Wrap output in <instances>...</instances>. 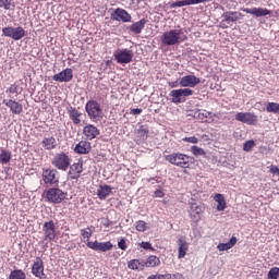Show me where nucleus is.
<instances>
[{
    "instance_id": "obj_1",
    "label": "nucleus",
    "mask_w": 279,
    "mask_h": 279,
    "mask_svg": "<svg viewBox=\"0 0 279 279\" xmlns=\"http://www.w3.org/2000/svg\"><path fill=\"white\" fill-rule=\"evenodd\" d=\"M189 40L186 33H184L183 28H174L167 31L161 36L162 45L167 47H173V45H181V43H185Z\"/></svg>"
},
{
    "instance_id": "obj_2",
    "label": "nucleus",
    "mask_w": 279,
    "mask_h": 279,
    "mask_svg": "<svg viewBox=\"0 0 279 279\" xmlns=\"http://www.w3.org/2000/svg\"><path fill=\"white\" fill-rule=\"evenodd\" d=\"M85 112L94 123H99L104 119V109L97 100L90 99L85 105Z\"/></svg>"
},
{
    "instance_id": "obj_3",
    "label": "nucleus",
    "mask_w": 279,
    "mask_h": 279,
    "mask_svg": "<svg viewBox=\"0 0 279 279\" xmlns=\"http://www.w3.org/2000/svg\"><path fill=\"white\" fill-rule=\"evenodd\" d=\"M165 160L170 162V165H174L175 167H181L182 169H189V165H191L192 157L182 153H172L170 155H166Z\"/></svg>"
},
{
    "instance_id": "obj_4",
    "label": "nucleus",
    "mask_w": 279,
    "mask_h": 279,
    "mask_svg": "<svg viewBox=\"0 0 279 279\" xmlns=\"http://www.w3.org/2000/svg\"><path fill=\"white\" fill-rule=\"evenodd\" d=\"M194 93L195 92L189 87L172 89L169 94V97H171L172 104H184V101H186V97L193 96Z\"/></svg>"
},
{
    "instance_id": "obj_5",
    "label": "nucleus",
    "mask_w": 279,
    "mask_h": 279,
    "mask_svg": "<svg viewBox=\"0 0 279 279\" xmlns=\"http://www.w3.org/2000/svg\"><path fill=\"white\" fill-rule=\"evenodd\" d=\"M52 165L59 171H68L71 167V157L65 153H58L53 159Z\"/></svg>"
},
{
    "instance_id": "obj_6",
    "label": "nucleus",
    "mask_w": 279,
    "mask_h": 279,
    "mask_svg": "<svg viewBox=\"0 0 279 279\" xmlns=\"http://www.w3.org/2000/svg\"><path fill=\"white\" fill-rule=\"evenodd\" d=\"M113 57L118 64H130L134 58V51L128 48L118 49L113 52Z\"/></svg>"
},
{
    "instance_id": "obj_7",
    "label": "nucleus",
    "mask_w": 279,
    "mask_h": 279,
    "mask_svg": "<svg viewBox=\"0 0 279 279\" xmlns=\"http://www.w3.org/2000/svg\"><path fill=\"white\" fill-rule=\"evenodd\" d=\"M2 36H5L7 38H12V40H21L25 38V28L21 26H8L2 28Z\"/></svg>"
},
{
    "instance_id": "obj_8",
    "label": "nucleus",
    "mask_w": 279,
    "mask_h": 279,
    "mask_svg": "<svg viewBox=\"0 0 279 279\" xmlns=\"http://www.w3.org/2000/svg\"><path fill=\"white\" fill-rule=\"evenodd\" d=\"M46 197L51 204H62L66 199V194L58 187H51L47 191Z\"/></svg>"
},
{
    "instance_id": "obj_9",
    "label": "nucleus",
    "mask_w": 279,
    "mask_h": 279,
    "mask_svg": "<svg viewBox=\"0 0 279 279\" xmlns=\"http://www.w3.org/2000/svg\"><path fill=\"white\" fill-rule=\"evenodd\" d=\"M235 121H240V123H245L246 125H256L258 123V116L253 112H238L235 114Z\"/></svg>"
},
{
    "instance_id": "obj_10",
    "label": "nucleus",
    "mask_w": 279,
    "mask_h": 279,
    "mask_svg": "<svg viewBox=\"0 0 279 279\" xmlns=\"http://www.w3.org/2000/svg\"><path fill=\"white\" fill-rule=\"evenodd\" d=\"M43 232L45 241H54L56 236H58V231H56V222L53 220L45 222L43 226Z\"/></svg>"
},
{
    "instance_id": "obj_11",
    "label": "nucleus",
    "mask_w": 279,
    "mask_h": 279,
    "mask_svg": "<svg viewBox=\"0 0 279 279\" xmlns=\"http://www.w3.org/2000/svg\"><path fill=\"white\" fill-rule=\"evenodd\" d=\"M111 20L121 23H131L132 15L128 13V11H125L124 9L118 8L111 13Z\"/></svg>"
},
{
    "instance_id": "obj_12",
    "label": "nucleus",
    "mask_w": 279,
    "mask_h": 279,
    "mask_svg": "<svg viewBox=\"0 0 279 279\" xmlns=\"http://www.w3.org/2000/svg\"><path fill=\"white\" fill-rule=\"evenodd\" d=\"M239 21V13L233 11H228L222 13V21L220 22L221 29H228V25L236 23Z\"/></svg>"
},
{
    "instance_id": "obj_13",
    "label": "nucleus",
    "mask_w": 279,
    "mask_h": 279,
    "mask_svg": "<svg viewBox=\"0 0 279 279\" xmlns=\"http://www.w3.org/2000/svg\"><path fill=\"white\" fill-rule=\"evenodd\" d=\"M201 83H202V80H199V77L193 74H189L180 78V86L182 88H195V86H197V84H201Z\"/></svg>"
},
{
    "instance_id": "obj_14",
    "label": "nucleus",
    "mask_w": 279,
    "mask_h": 279,
    "mask_svg": "<svg viewBox=\"0 0 279 279\" xmlns=\"http://www.w3.org/2000/svg\"><path fill=\"white\" fill-rule=\"evenodd\" d=\"M86 245L87 247H89V250H94L95 252H110V250H112L113 247L110 241L108 242L88 241Z\"/></svg>"
},
{
    "instance_id": "obj_15",
    "label": "nucleus",
    "mask_w": 279,
    "mask_h": 279,
    "mask_svg": "<svg viewBox=\"0 0 279 279\" xmlns=\"http://www.w3.org/2000/svg\"><path fill=\"white\" fill-rule=\"evenodd\" d=\"M204 213V206L197 205L195 202L190 203V217L195 222L199 221L202 219V215Z\"/></svg>"
},
{
    "instance_id": "obj_16",
    "label": "nucleus",
    "mask_w": 279,
    "mask_h": 279,
    "mask_svg": "<svg viewBox=\"0 0 279 279\" xmlns=\"http://www.w3.org/2000/svg\"><path fill=\"white\" fill-rule=\"evenodd\" d=\"M53 82H65L69 83L73 80V70L70 68L64 69L63 71L54 74L52 76Z\"/></svg>"
},
{
    "instance_id": "obj_17",
    "label": "nucleus",
    "mask_w": 279,
    "mask_h": 279,
    "mask_svg": "<svg viewBox=\"0 0 279 279\" xmlns=\"http://www.w3.org/2000/svg\"><path fill=\"white\" fill-rule=\"evenodd\" d=\"M2 104L10 109L12 114H21L23 112V105L14 99H3Z\"/></svg>"
},
{
    "instance_id": "obj_18",
    "label": "nucleus",
    "mask_w": 279,
    "mask_h": 279,
    "mask_svg": "<svg viewBox=\"0 0 279 279\" xmlns=\"http://www.w3.org/2000/svg\"><path fill=\"white\" fill-rule=\"evenodd\" d=\"M32 274L35 278H43L45 276V263L43 262V258H36L32 267Z\"/></svg>"
},
{
    "instance_id": "obj_19",
    "label": "nucleus",
    "mask_w": 279,
    "mask_h": 279,
    "mask_svg": "<svg viewBox=\"0 0 279 279\" xmlns=\"http://www.w3.org/2000/svg\"><path fill=\"white\" fill-rule=\"evenodd\" d=\"M58 170L56 169H46L43 171V180L45 184H58Z\"/></svg>"
},
{
    "instance_id": "obj_20",
    "label": "nucleus",
    "mask_w": 279,
    "mask_h": 279,
    "mask_svg": "<svg viewBox=\"0 0 279 279\" xmlns=\"http://www.w3.org/2000/svg\"><path fill=\"white\" fill-rule=\"evenodd\" d=\"M83 134L86 141H94V138L99 136V129H97V126L94 124H87L83 129Z\"/></svg>"
},
{
    "instance_id": "obj_21",
    "label": "nucleus",
    "mask_w": 279,
    "mask_h": 279,
    "mask_svg": "<svg viewBox=\"0 0 279 279\" xmlns=\"http://www.w3.org/2000/svg\"><path fill=\"white\" fill-rule=\"evenodd\" d=\"M243 12L256 16V19H260V16H269V14H271V11L265 8H246L243 9Z\"/></svg>"
},
{
    "instance_id": "obj_22",
    "label": "nucleus",
    "mask_w": 279,
    "mask_h": 279,
    "mask_svg": "<svg viewBox=\"0 0 279 279\" xmlns=\"http://www.w3.org/2000/svg\"><path fill=\"white\" fill-rule=\"evenodd\" d=\"M178 258H184L186 256V252H189V242H186V239L184 236H179L178 238Z\"/></svg>"
},
{
    "instance_id": "obj_23",
    "label": "nucleus",
    "mask_w": 279,
    "mask_h": 279,
    "mask_svg": "<svg viewBox=\"0 0 279 279\" xmlns=\"http://www.w3.org/2000/svg\"><path fill=\"white\" fill-rule=\"evenodd\" d=\"M82 171H84V169L82 168V163H73L72 166H70V170L68 172L69 179L77 180L80 175H82Z\"/></svg>"
},
{
    "instance_id": "obj_24",
    "label": "nucleus",
    "mask_w": 279,
    "mask_h": 279,
    "mask_svg": "<svg viewBox=\"0 0 279 279\" xmlns=\"http://www.w3.org/2000/svg\"><path fill=\"white\" fill-rule=\"evenodd\" d=\"M90 149L93 147L90 146V142L88 141H81L76 146L74 147L75 154H90Z\"/></svg>"
},
{
    "instance_id": "obj_25",
    "label": "nucleus",
    "mask_w": 279,
    "mask_h": 279,
    "mask_svg": "<svg viewBox=\"0 0 279 279\" xmlns=\"http://www.w3.org/2000/svg\"><path fill=\"white\" fill-rule=\"evenodd\" d=\"M128 267L133 271H143L145 269V259H131L128 262Z\"/></svg>"
},
{
    "instance_id": "obj_26",
    "label": "nucleus",
    "mask_w": 279,
    "mask_h": 279,
    "mask_svg": "<svg viewBox=\"0 0 279 279\" xmlns=\"http://www.w3.org/2000/svg\"><path fill=\"white\" fill-rule=\"evenodd\" d=\"M145 25H147V20L142 19L138 22L133 23L129 27V29H130V32H132V34H141V32H143V29H145Z\"/></svg>"
},
{
    "instance_id": "obj_27",
    "label": "nucleus",
    "mask_w": 279,
    "mask_h": 279,
    "mask_svg": "<svg viewBox=\"0 0 279 279\" xmlns=\"http://www.w3.org/2000/svg\"><path fill=\"white\" fill-rule=\"evenodd\" d=\"M69 117L71 119V121L74 123V125H80V123H82V112H80V110L71 107L68 110Z\"/></svg>"
},
{
    "instance_id": "obj_28",
    "label": "nucleus",
    "mask_w": 279,
    "mask_h": 279,
    "mask_svg": "<svg viewBox=\"0 0 279 279\" xmlns=\"http://www.w3.org/2000/svg\"><path fill=\"white\" fill-rule=\"evenodd\" d=\"M41 147H44V149H47L48 151H51V149H56V147H58L56 137L53 136L44 137V140L41 141Z\"/></svg>"
},
{
    "instance_id": "obj_29",
    "label": "nucleus",
    "mask_w": 279,
    "mask_h": 279,
    "mask_svg": "<svg viewBox=\"0 0 279 279\" xmlns=\"http://www.w3.org/2000/svg\"><path fill=\"white\" fill-rule=\"evenodd\" d=\"M236 245V236H232L229 242L227 243H219L217 245V250L219 252H228V250H232Z\"/></svg>"
},
{
    "instance_id": "obj_30",
    "label": "nucleus",
    "mask_w": 279,
    "mask_h": 279,
    "mask_svg": "<svg viewBox=\"0 0 279 279\" xmlns=\"http://www.w3.org/2000/svg\"><path fill=\"white\" fill-rule=\"evenodd\" d=\"M135 134H136L138 141H147V138L149 136V130L145 125H140L136 129Z\"/></svg>"
},
{
    "instance_id": "obj_31",
    "label": "nucleus",
    "mask_w": 279,
    "mask_h": 279,
    "mask_svg": "<svg viewBox=\"0 0 279 279\" xmlns=\"http://www.w3.org/2000/svg\"><path fill=\"white\" fill-rule=\"evenodd\" d=\"M214 201H216L217 203V210L219 213H222V210H226L227 203L223 194H215Z\"/></svg>"
},
{
    "instance_id": "obj_32",
    "label": "nucleus",
    "mask_w": 279,
    "mask_h": 279,
    "mask_svg": "<svg viewBox=\"0 0 279 279\" xmlns=\"http://www.w3.org/2000/svg\"><path fill=\"white\" fill-rule=\"evenodd\" d=\"M110 193H112V187L110 185H100L97 190V196L100 199H106Z\"/></svg>"
},
{
    "instance_id": "obj_33",
    "label": "nucleus",
    "mask_w": 279,
    "mask_h": 279,
    "mask_svg": "<svg viewBox=\"0 0 279 279\" xmlns=\"http://www.w3.org/2000/svg\"><path fill=\"white\" fill-rule=\"evenodd\" d=\"M12 160V151L2 149L0 151V165H8Z\"/></svg>"
},
{
    "instance_id": "obj_34",
    "label": "nucleus",
    "mask_w": 279,
    "mask_h": 279,
    "mask_svg": "<svg viewBox=\"0 0 279 279\" xmlns=\"http://www.w3.org/2000/svg\"><path fill=\"white\" fill-rule=\"evenodd\" d=\"M160 265V258L156 255H150L147 260H144V267H158Z\"/></svg>"
},
{
    "instance_id": "obj_35",
    "label": "nucleus",
    "mask_w": 279,
    "mask_h": 279,
    "mask_svg": "<svg viewBox=\"0 0 279 279\" xmlns=\"http://www.w3.org/2000/svg\"><path fill=\"white\" fill-rule=\"evenodd\" d=\"M210 112L206 111L204 109L197 110L196 112H194V119H197V121H202V123H204V121H206V119H208V117H210Z\"/></svg>"
},
{
    "instance_id": "obj_36",
    "label": "nucleus",
    "mask_w": 279,
    "mask_h": 279,
    "mask_svg": "<svg viewBox=\"0 0 279 279\" xmlns=\"http://www.w3.org/2000/svg\"><path fill=\"white\" fill-rule=\"evenodd\" d=\"M8 97L12 99V97H19V85L11 84L10 87L5 90Z\"/></svg>"
},
{
    "instance_id": "obj_37",
    "label": "nucleus",
    "mask_w": 279,
    "mask_h": 279,
    "mask_svg": "<svg viewBox=\"0 0 279 279\" xmlns=\"http://www.w3.org/2000/svg\"><path fill=\"white\" fill-rule=\"evenodd\" d=\"M266 112H271L272 114H279V104L268 102L266 106Z\"/></svg>"
},
{
    "instance_id": "obj_38",
    "label": "nucleus",
    "mask_w": 279,
    "mask_h": 279,
    "mask_svg": "<svg viewBox=\"0 0 279 279\" xmlns=\"http://www.w3.org/2000/svg\"><path fill=\"white\" fill-rule=\"evenodd\" d=\"M25 272H23V270L17 269V270H13L11 271L9 279H25Z\"/></svg>"
},
{
    "instance_id": "obj_39",
    "label": "nucleus",
    "mask_w": 279,
    "mask_h": 279,
    "mask_svg": "<svg viewBox=\"0 0 279 279\" xmlns=\"http://www.w3.org/2000/svg\"><path fill=\"white\" fill-rule=\"evenodd\" d=\"M81 235L83 236V239H85L86 241H90V236H93V227H87L85 229L81 230Z\"/></svg>"
},
{
    "instance_id": "obj_40",
    "label": "nucleus",
    "mask_w": 279,
    "mask_h": 279,
    "mask_svg": "<svg viewBox=\"0 0 279 279\" xmlns=\"http://www.w3.org/2000/svg\"><path fill=\"white\" fill-rule=\"evenodd\" d=\"M191 151L193 156H206V150L204 148H199L198 146H192Z\"/></svg>"
},
{
    "instance_id": "obj_41",
    "label": "nucleus",
    "mask_w": 279,
    "mask_h": 279,
    "mask_svg": "<svg viewBox=\"0 0 279 279\" xmlns=\"http://www.w3.org/2000/svg\"><path fill=\"white\" fill-rule=\"evenodd\" d=\"M267 278L268 279H278L279 278V268L278 267L270 268V270L268 271Z\"/></svg>"
},
{
    "instance_id": "obj_42",
    "label": "nucleus",
    "mask_w": 279,
    "mask_h": 279,
    "mask_svg": "<svg viewBox=\"0 0 279 279\" xmlns=\"http://www.w3.org/2000/svg\"><path fill=\"white\" fill-rule=\"evenodd\" d=\"M135 228H136L137 232H145V230H147V223L143 220H138L135 223Z\"/></svg>"
},
{
    "instance_id": "obj_43",
    "label": "nucleus",
    "mask_w": 279,
    "mask_h": 279,
    "mask_svg": "<svg viewBox=\"0 0 279 279\" xmlns=\"http://www.w3.org/2000/svg\"><path fill=\"white\" fill-rule=\"evenodd\" d=\"M163 279H184V275L181 272L165 274Z\"/></svg>"
},
{
    "instance_id": "obj_44",
    "label": "nucleus",
    "mask_w": 279,
    "mask_h": 279,
    "mask_svg": "<svg viewBox=\"0 0 279 279\" xmlns=\"http://www.w3.org/2000/svg\"><path fill=\"white\" fill-rule=\"evenodd\" d=\"M0 8L2 10H10L12 8V0H0Z\"/></svg>"
},
{
    "instance_id": "obj_45",
    "label": "nucleus",
    "mask_w": 279,
    "mask_h": 279,
    "mask_svg": "<svg viewBox=\"0 0 279 279\" xmlns=\"http://www.w3.org/2000/svg\"><path fill=\"white\" fill-rule=\"evenodd\" d=\"M254 145H256V143L253 140L246 141L243 144L244 151H252V148L254 147Z\"/></svg>"
},
{
    "instance_id": "obj_46",
    "label": "nucleus",
    "mask_w": 279,
    "mask_h": 279,
    "mask_svg": "<svg viewBox=\"0 0 279 279\" xmlns=\"http://www.w3.org/2000/svg\"><path fill=\"white\" fill-rule=\"evenodd\" d=\"M184 7H186V0H179V1L172 2L170 4L171 9H173V8H184Z\"/></svg>"
},
{
    "instance_id": "obj_47",
    "label": "nucleus",
    "mask_w": 279,
    "mask_h": 279,
    "mask_svg": "<svg viewBox=\"0 0 279 279\" xmlns=\"http://www.w3.org/2000/svg\"><path fill=\"white\" fill-rule=\"evenodd\" d=\"M140 247H142V250H149L150 252H156V248H154V246H151V243L149 242H141Z\"/></svg>"
},
{
    "instance_id": "obj_48",
    "label": "nucleus",
    "mask_w": 279,
    "mask_h": 279,
    "mask_svg": "<svg viewBox=\"0 0 279 279\" xmlns=\"http://www.w3.org/2000/svg\"><path fill=\"white\" fill-rule=\"evenodd\" d=\"M183 141L184 143H192L193 145H197V143H199V138L195 136L184 137Z\"/></svg>"
},
{
    "instance_id": "obj_49",
    "label": "nucleus",
    "mask_w": 279,
    "mask_h": 279,
    "mask_svg": "<svg viewBox=\"0 0 279 279\" xmlns=\"http://www.w3.org/2000/svg\"><path fill=\"white\" fill-rule=\"evenodd\" d=\"M118 247L120 250H123V252H125V250H128V242H125L124 238H122L119 242H118Z\"/></svg>"
},
{
    "instance_id": "obj_50",
    "label": "nucleus",
    "mask_w": 279,
    "mask_h": 279,
    "mask_svg": "<svg viewBox=\"0 0 279 279\" xmlns=\"http://www.w3.org/2000/svg\"><path fill=\"white\" fill-rule=\"evenodd\" d=\"M168 86L170 88H178V86H180V81H171L168 83Z\"/></svg>"
},
{
    "instance_id": "obj_51",
    "label": "nucleus",
    "mask_w": 279,
    "mask_h": 279,
    "mask_svg": "<svg viewBox=\"0 0 279 279\" xmlns=\"http://www.w3.org/2000/svg\"><path fill=\"white\" fill-rule=\"evenodd\" d=\"M147 279H165V275H160V274L150 275L147 277Z\"/></svg>"
},
{
    "instance_id": "obj_52",
    "label": "nucleus",
    "mask_w": 279,
    "mask_h": 279,
    "mask_svg": "<svg viewBox=\"0 0 279 279\" xmlns=\"http://www.w3.org/2000/svg\"><path fill=\"white\" fill-rule=\"evenodd\" d=\"M270 173H276L277 175H279V168L278 166H270Z\"/></svg>"
},
{
    "instance_id": "obj_53",
    "label": "nucleus",
    "mask_w": 279,
    "mask_h": 279,
    "mask_svg": "<svg viewBox=\"0 0 279 279\" xmlns=\"http://www.w3.org/2000/svg\"><path fill=\"white\" fill-rule=\"evenodd\" d=\"M186 5H197L199 0H185Z\"/></svg>"
},
{
    "instance_id": "obj_54",
    "label": "nucleus",
    "mask_w": 279,
    "mask_h": 279,
    "mask_svg": "<svg viewBox=\"0 0 279 279\" xmlns=\"http://www.w3.org/2000/svg\"><path fill=\"white\" fill-rule=\"evenodd\" d=\"M155 197H165V192L162 190H156Z\"/></svg>"
},
{
    "instance_id": "obj_55",
    "label": "nucleus",
    "mask_w": 279,
    "mask_h": 279,
    "mask_svg": "<svg viewBox=\"0 0 279 279\" xmlns=\"http://www.w3.org/2000/svg\"><path fill=\"white\" fill-rule=\"evenodd\" d=\"M142 112H143V109H138V108H136V109H131V114H142Z\"/></svg>"
}]
</instances>
